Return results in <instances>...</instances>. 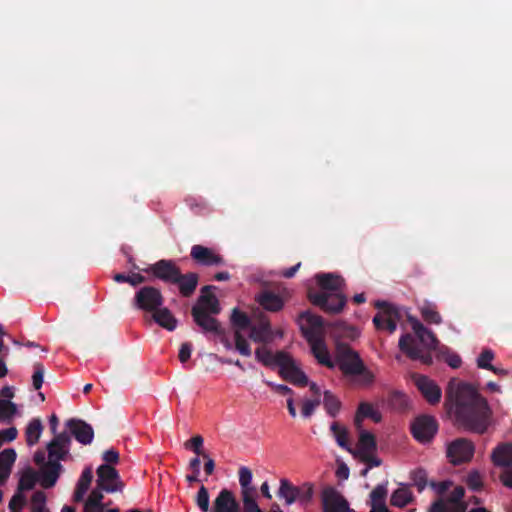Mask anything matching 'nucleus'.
<instances>
[{
	"mask_svg": "<svg viewBox=\"0 0 512 512\" xmlns=\"http://www.w3.org/2000/svg\"><path fill=\"white\" fill-rule=\"evenodd\" d=\"M279 351L275 354L272 353L269 349L266 347H258L255 350V357L256 359L261 362L264 366H272L277 365L279 367V361H278Z\"/></svg>",
	"mask_w": 512,
	"mask_h": 512,
	"instance_id": "obj_37",
	"label": "nucleus"
},
{
	"mask_svg": "<svg viewBox=\"0 0 512 512\" xmlns=\"http://www.w3.org/2000/svg\"><path fill=\"white\" fill-rule=\"evenodd\" d=\"M421 316L429 324H440L442 323V317L437 311L435 304L426 302L420 308Z\"/></svg>",
	"mask_w": 512,
	"mask_h": 512,
	"instance_id": "obj_36",
	"label": "nucleus"
},
{
	"mask_svg": "<svg viewBox=\"0 0 512 512\" xmlns=\"http://www.w3.org/2000/svg\"><path fill=\"white\" fill-rule=\"evenodd\" d=\"M44 365L42 363H35L34 364V373L32 375V384L35 390H39L42 387L43 384V378H44Z\"/></svg>",
	"mask_w": 512,
	"mask_h": 512,
	"instance_id": "obj_49",
	"label": "nucleus"
},
{
	"mask_svg": "<svg viewBox=\"0 0 512 512\" xmlns=\"http://www.w3.org/2000/svg\"><path fill=\"white\" fill-rule=\"evenodd\" d=\"M445 361L452 368H459L462 363L460 356L456 353H448Z\"/></svg>",
	"mask_w": 512,
	"mask_h": 512,
	"instance_id": "obj_62",
	"label": "nucleus"
},
{
	"mask_svg": "<svg viewBox=\"0 0 512 512\" xmlns=\"http://www.w3.org/2000/svg\"><path fill=\"white\" fill-rule=\"evenodd\" d=\"M323 405L327 414L331 417H336L341 409V401L331 391H324Z\"/></svg>",
	"mask_w": 512,
	"mask_h": 512,
	"instance_id": "obj_35",
	"label": "nucleus"
},
{
	"mask_svg": "<svg viewBox=\"0 0 512 512\" xmlns=\"http://www.w3.org/2000/svg\"><path fill=\"white\" fill-rule=\"evenodd\" d=\"M102 459L105 461V464H117L119 462V452L114 448L106 450L102 454Z\"/></svg>",
	"mask_w": 512,
	"mask_h": 512,
	"instance_id": "obj_57",
	"label": "nucleus"
},
{
	"mask_svg": "<svg viewBox=\"0 0 512 512\" xmlns=\"http://www.w3.org/2000/svg\"><path fill=\"white\" fill-rule=\"evenodd\" d=\"M144 271L164 283L174 284L181 270L173 260L161 259L149 265Z\"/></svg>",
	"mask_w": 512,
	"mask_h": 512,
	"instance_id": "obj_10",
	"label": "nucleus"
},
{
	"mask_svg": "<svg viewBox=\"0 0 512 512\" xmlns=\"http://www.w3.org/2000/svg\"><path fill=\"white\" fill-rule=\"evenodd\" d=\"M71 443L70 435L67 432L60 433L48 444L49 458L63 460L68 453V446Z\"/></svg>",
	"mask_w": 512,
	"mask_h": 512,
	"instance_id": "obj_23",
	"label": "nucleus"
},
{
	"mask_svg": "<svg viewBox=\"0 0 512 512\" xmlns=\"http://www.w3.org/2000/svg\"><path fill=\"white\" fill-rule=\"evenodd\" d=\"M307 297L314 306L329 314L341 312L347 302L343 292L326 294V292H315V290L309 289Z\"/></svg>",
	"mask_w": 512,
	"mask_h": 512,
	"instance_id": "obj_5",
	"label": "nucleus"
},
{
	"mask_svg": "<svg viewBox=\"0 0 512 512\" xmlns=\"http://www.w3.org/2000/svg\"><path fill=\"white\" fill-rule=\"evenodd\" d=\"M239 483L241 486V492H255V488L251 485L252 483V472L248 467H240L239 469Z\"/></svg>",
	"mask_w": 512,
	"mask_h": 512,
	"instance_id": "obj_41",
	"label": "nucleus"
},
{
	"mask_svg": "<svg viewBox=\"0 0 512 512\" xmlns=\"http://www.w3.org/2000/svg\"><path fill=\"white\" fill-rule=\"evenodd\" d=\"M278 361L279 374L284 380L300 387L308 385V377L288 353L279 351Z\"/></svg>",
	"mask_w": 512,
	"mask_h": 512,
	"instance_id": "obj_6",
	"label": "nucleus"
},
{
	"mask_svg": "<svg viewBox=\"0 0 512 512\" xmlns=\"http://www.w3.org/2000/svg\"><path fill=\"white\" fill-rule=\"evenodd\" d=\"M376 307L382 309L373 317V324L377 330H386L390 334L397 329V323L401 318L397 307L383 301L377 302Z\"/></svg>",
	"mask_w": 512,
	"mask_h": 512,
	"instance_id": "obj_8",
	"label": "nucleus"
},
{
	"mask_svg": "<svg viewBox=\"0 0 512 512\" xmlns=\"http://www.w3.org/2000/svg\"><path fill=\"white\" fill-rule=\"evenodd\" d=\"M314 486L311 483H303L300 486L293 485L288 479L280 480V487L278 495L284 498L287 505H291L295 502L303 506H307L313 497Z\"/></svg>",
	"mask_w": 512,
	"mask_h": 512,
	"instance_id": "obj_4",
	"label": "nucleus"
},
{
	"mask_svg": "<svg viewBox=\"0 0 512 512\" xmlns=\"http://www.w3.org/2000/svg\"><path fill=\"white\" fill-rule=\"evenodd\" d=\"M17 411L16 405L9 400L0 399V418L9 419Z\"/></svg>",
	"mask_w": 512,
	"mask_h": 512,
	"instance_id": "obj_51",
	"label": "nucleus"
},
{
	"mask_svg": "<svg viewBox=\"0 0 512 512\" xmlns=\"http://www.w3.org/2000/svg\"><path fill=\"white\" fill-rule=\"evenodd\" d=\"M18 431L15 427H10L0 431V440L4 442H11L16 439Z\"/></svg>",
	"mask_w": 512,
	"mask_h": 512,
	"instance_id": "obj_58",
	"label": "nucleus"
},
{
	"mask_svg": "<svg viewBox=\"0 0 512 512\" xmlns=\"http://www.w3.org/2000/svg\"><path fill=\"white\" fill-rule=\"evenodd\" d=\"M192 345L189 342H185L181 345L179 350V360L181 363L187 362L191 357Z\"/></svg>",
	"mask_w": 512,
	"mask_h": 512,
	"instance_id": "obj_60",
	"label": "nucleus"
},
{
	"mask_svg": "<svg viewBox=\"0 0 512 512\" xmlns=\"http://www.w3.org/2000/svg\"><path fill=\"white\" fill-rule=\"evenodd\" d=\"M323 512H351L347 500L333 487L322 491Z\"/></svg>",
	"mask_w": 512,
	"mask_h": 512,
	"instance_id": "obj_13",
	"label": "nucleus"
},
{
	"mask_svg": "<svg viewBox=\"0 0 512 512\" xmlns=\"http://www.w3.org/2000/svg\"><path fill=\"white\" fill-rule=\"evenodd\" d=\"M254 494L255 492H245V491H242V500H243V506H244V511L245 512H263L255 498H254Z\"/></svg>",
	"mask_w": 512,
	"mask_h": 512,
	"instance_id": "obj_45",
	"label": "nucleus"
},
{
	"mask_svg": "<svg viewBox=\"0 0 512 512\" xmlns=\"http://www.w3.org/2000/svg\"><path fill=\"white\" fill-rule=\"evenodd\" d=\"M494 359V353L490 349H484L477 358V366L481 369H492L491 361Z\"/></svg>",
	"mask_w": 512,
	"mask_h": 512,
	"instance_id": "obj_48",
	"label": "nucleus"
},
{
	"mask_svg": "<svg viewBox=\"0 0 512 512\" xmlns=\"http://www.w3.org/2000/svg\"><path fill=\"white\" fill-rule=\"evenodd\" d=\"M196 504L202 512L209 511V493L204 485H202L198 490Z\"/></svg>",
	"mask_w": 512,
	"mask_h": 512,
	"instance_id": "obj_46",
	"label": "nucleus"
},
{
	"mask_svg": "<svg viewBox=\"0 0 512 512\" xmlns=\"http://www.w3.org/2000/svg\"><path fill=\"white\" fill-rule=\"evenodd\" d=\"M61 469L60 460L49 458L48 462L40 469L39 482L41 486L45 489L53 487L59 478Z\"/></svg>",
	"mask_w": 512,
	"mask_h": 512,
	"instance_id": "obj_19",
	"label": "nucleus"
},
{
	"mask_svg": "<svg viewBox=\"0 0 512 512\" xmlns=\"http://www.w3.org/2000/svg\"><path fill=\"white\" fill-rule=\"evenodd\" d=\"M387 496V488L385 485H377L371 492V502L375 503H384Z\"/></svg>",
	"mask_w": 512,
	"mask_h": 512,
	"instance_id": "obj_52",
	"label": "nucleus"
},
{
	"mask_svg": "<svg viewBox=\"0 0 512 512\" xmlns=\"http://www.w3.org/2000/svg\"><path fill=\"white\" fill-rule=\"evenodd\" d=\"M214 286L206 285L202 287L201 294L197 303L193 307H200L202 312L219 314L221 311L220 303L217 297L212 293Z\"/></svg>",
	"mask_w": 512,
	"mask_h": 512,
	"instance_id": "obj_22",
	"label": "nucleus"
},
{
	"mask_svg": "<svg viewBox=\"0 0 512 512\" xmlns=\"http://www.w3.org/2000/svg\"><path fill=\"white\" fill-rule=\"evenodd\" d=\"M26 503V498L21 492H17L9 502L11 512H20Z\"/></svg>",
	"mask_w": 512,
	"mask_h": 512,
	"instance_id": "obj_53",
	"label": "nucleus"
},
{
	"mask_svg": "<svg viewBox=\"0 0 512 512\" xmlns=\"http://www.w3.org/2000/svg\"><path fill=\"white\" fill-rule=\"evenodd\" d=\"M494 465L508 468L512 465V444L503 443L498 445L491 455Z\"/></svg>",
	"mask_w": 512,
	"mask_h": 512,
	"instance_id": "obj_27",
	"label": "nucleus"
},
{
	"mask_svg": "<svg viewBox=\"0 0 512 512\" xmlns=\"http://www.w3.org/2000/svg\"><path fill=\"white\" fill-rule=\"evenodd\" d=\"M408 321L416 335L403 334L399 339V349L411 360L420 361L424 365H431L433 357L431 352L439 343L435 334L427 329L417 318L408 316Z\"/></svg>",
	"mask_w": 512,
	"mask_h": 512,
	"instance_id": "obj_2",
	"label": "nucleus"
},
{
	"mask_svg": "<svg viewBox=\"0 0 512 512\" xmlns=\"http://www.w3.org/2000/svg\"><path fill=\"white\" fill-rule=\"evenodd\" d=\"M32 512H50L46 507V494L43 491H36L31 498Z\"/></svg>",
	"mask_w": 512,
	"mask_h": 512,
	"instance_id": "obj_43",
	"label": "nucleus"
},
{
	"mask_svg": "<svg viewBox=\"0 0 512 512\" xmlns=\"http://www.w3.org/2000/svg\"><path fill=\"white\" fill-rule=\"evenodd\" d=\"M235 349L242 355L249 357L252 354L250 344L242 333L238 330L234 331Z\"/></svg>",
	"mask_w": 512,
	"mask_h": 512,
	"instance_id": "obj_42",
	"label": "nucleus"
},
{
	"mask_svg": "<svg viewBox=\"0 0 512 512\" xmlns=\"http://www.w3.org/2000/svg\"><path fill=\"white\" fill-rule=\"evenodd\" d=\"M364 418H371L374 422L378 423L381 421L382 416L380 412L375 410L371 404L362 402L358 406L354 419L355 425L358 428L361 426V422Z\"/></svg>",
	"mask_w": 512,
	"mask_h": 512,
	"instance_id": "obj_30",
	"label": "nucleus"
},
{
	"mask_svg": "<svg viewBox=\"0 0 512 512\" xmlns=\"http://www.w3.org/2000/svg\"><path fill=\"white\" fill-rule=\"evenodd\" d=\"M438 423L433 416L421 415L411 424V432L421 443L429 442L437 433Z\"/></svg>",
	"mask_w": 512,
	"mask_h": 512,
	"instance_id": "obj_11",
	"label": "nucleus"
},
{
	"mask_svg": "<svg viewBox=\"0 0 512 512\" xmlns=\"http://www.w3.org/2000/svg\"><path fill=\"white\" fill-rule=\"evenodd\" d=\"M305 339L311 347V352L319 364L333 369L335 362L331 359L328 348L322 338L314 339L311 333L305 332Z\"/></svg>",
	"mask_w": 512,
	"mask_h": 512,
	"instance_id": "obj_17",
	"label": "nucleus"
},
{
	"mask_svg": "<svg viewBox=\"0 0 512 512\" xmlns=\"http://www.w3.org/2000/svg\"><path fill=\"white\" fill-rule=\"evenodd\" d=\"M163 302V295L158 288L144 286L135 293L133 306L145 312H153L157 310V308H160Z\"/></svg>",
	"mask_w": 512,
	"mask_h": 512,
	"instance_id": "obj_7",
	"label": "nucleus"
},
{
	"mask_svg": "<svg viewBox=\"0 0 512 512\" xmlns=\"http://www.w3.org/2000/svg\"><path fill=\"white\" fill-rule=\"evenodd\" d=\"M191 315L194 322L202 329L205 333H220L221 325L219 321L213 317L214 314L202 312L200 307H192Z\"/></svg>",
	"mask_w": 512,
	"mask_h": 512,
	"instance_id": "obj_21",
	"label": "nucleus"
},
{
	"mask_svg": "<svg viewBox=\"0 0 512 512\" xmlns=\"http://www.w3.org/2000/svg\"><path fill=\"white\" fill-rule=\"evenodd\" d=\"M446 510L444 512H465L467 505L466 503L450 504L445 503Z\"/></svg>",
	"mask_w": 512,
	"mask_h": 512,
	"instance_id": "obj_64",
	"label": "nucleus"
},
{
	"mask_svg": "<svg viewBox=\"0 0 512 512\" xmlns=\"http://www.w3.org/2000/svg\"><path fill=\"white\" fill-rule=\"evenodd\" d=\"M66 426L79 443L88 445L93 441L94 430L92 426L85 421L70 419L66 422Z\"/></svg>",
	"mask_w": 512,
	"mask_h": 512,
	"instance_id": "obj_18",
	"label": "nucleus"
},
{
	"mask_svg": "<svg viewBox=\"0 0 512 512\" xmlns=\"http://www.w3.org/2000/svg\"><path fill=\"white\" fill-rule=\"evenodd\" d=\"M190 256L197 264L202 266H222L225 264V260L220 254L215 253L211 248L198 244L192 246Z\"/></svg>",
	"mask_w": 512,
	"mask_h": 512,
	"instance_id": "obj_15",
	"label": "nucleus"
},
{
	"mask_svg": "<svg viewBox=\"0 0 512 512\" xmlns=\"http://www.w3.org/2000/svg\"><path fill=\"white\" fill-rule=\"evenodd\" d=\"M198 281L199 275L197 273L188 272L182 274L180 272L174 284L178 285L179 292L183 297H190L195 292Z\"/></svg>",
	"mask_w": 512,
	"mask_h": 512,
	"instance_id": "obj_24",
	"label": "nucleus"
},
{
	"mask_svg": "<svg viewBox=\"0 0 512 512\" xmlns=\"http://www.w3.org/2000/svg\"><path fill=\"white\" fill-rule=\"evenodd\" d=\"M474 444L465 438H458L451 442L447 448V456L454 465L471 460L474 455Z\"/></svg>",
	"mask_w": 512,
	"mask_h": 512,
	"instance_id": "obj_12",
	"label": "nucleus"
},
{
	"mask_svg": "<svg viewBox=\"0 0 512 512\" xmlns=\"http://www.w3.org/2000/svg\"><path fill=\"white\" fill-rule=\"evenodd\" d=\"M249 337L257 343H267L271 340V326L268 321L250 327Z\"/></svg>",
	"mask_w": 512,
	"mask_h": 512,
	"instance_id": "obj_32",
	"label": "nucleus"
},
{
	"mask_svg": "<svg viewBox=\"0 0 512 512\" xmlns=\"http://www.w3.org/2000/svg\"><path fill=\"white\" fill-rule=\"evenodd\" d=\"M237 504L234 494L228 489H222L214 500L213 512H231Z\"/></svg>",
	"mask_w": 512,
	"mask_h": 512,
	"instance_id": "obj_26",
	"label": "nucleus"
},
{
	"mask_svg": "<svg viewBox=\"0 0 512 512\" xmlns=\"http://www.w3.org/2000/svg\"><path fill=\"white\" fill-rule=\"evenodd\" d=\"M230 321L235 330H238L240 332L241 330H245L246 328L251 326V320L249 316L245 312L239 310L238 308H234L232 310Z\"/></svg>",
	"mask_w": 512,
	"mask_h": 512,
	"instance_id": "obj_38",
	"label": "nucleus"
},
{
	"mask_svg": "<svg viewBox=\"0 0 512 512\" xmlns=\"http://www.w3.org/2000/svg\"><path fill=\"white\" fill-rule=\"evenodd\" d=\"M96 474V484L100 490H104L107 493H114L123 490L124 484L120 479V475L111 465H100L96 470Z\"/></svg>",
	"mask_w": 512,
	"mask_h": 512,
	"instance_id": "obj_9",
	"label": "nucleus"
},
{
	"mask_svg": "<svg viewBox=\"0 0 512 512\" xmlns=\"http://www.w3.org/2000/svg\"><path fill=\"white\" fill-rule=\"evenodd\" d=\"M297 323L304 337L305 332H308L314 336V339L320 338L319 335L324 327V320L321 316L312 314L310 311H303L299 314Z\"/></svg>",
	"mask_w": 512,
	"mask_h": 512,
	"instance_id": "obj_16",
	"label": "nucleus"
},
{
	"mask_svg": "<svg viewBox=\"0 0 512 512\" xmlns=\"http://www.w3.org/2000/svg\"><path fill=\"white\" fill-rule=\"evenodd\" d=\"M320 403V398H316L314 400H305L301 409L302 416L305 418L310 417L314 413L315 409L320 405Z\"/></svg>",
	"mask_w": 512,
	"mask_h": 512,
	"instance_id": "obj_54",
	"label": "nucleus"
},
{
	"mask_svg": "<svg viewBox=\"0 0 512 512\" xmlns=\"http://www.w3.org/2000/svg\"><path fill=\"white\" fill-rule=\"evenodd\" d=\"M500 480L505 487L512 489V467L505 468L500 474Z\"/></svg>",
	"mask_w": 512,
	"mask_h": 512,
	"instance_id": "obj_61",
	"label": "nucleus"
},
{
	"mask_svg": "<svg viewBox=\"0 0 512 512\" xmlns=\"http://www.w3.org/2000/svg\"><path fill=\"white\" fill-rule=\"evenodd\" d=\"M377 444L375 436L368 431H361L358 441V449L361 454L372 453L376 450Z\"/></svg>",
	"mask_w": 512,
	"mask_h": 512,
	"instance_id": "obj_39",
	"label": "nucleus"
},
{
	"mask_svg": "<svg viewBox=\"0 0 512 512\" xmlns=\"http://www.w3.org/2000/svg\"><path fill=\"white\" fill-rule=\"evenodd\" d=\"M38 480L39 479L33 470H26L19 480L18 492L22 493V491L33 489Z\"/></svg>",
	"mask_w": 512,
	"mask_h": 512,
	"instance_id": "obj_40",
	"label": "nucleus"
},
{
	"mask_svg": "<svg viewBox=\"0 0 512 512\" xmlns=\"http://www.w3.org/2000/svg\"><path fill=\"white\" fill-rule=\"evenodd\" d=\"M152 313L153 320L159 326L167 329L168 331H174L176 329L178 321L168 308L161 306Z\"/></svg>",
	"mask_w": 512,
	"mask_h": 512,
	"instance_id": "obj_28",
	"label": "nucleus"
},
{
	"mask_svg": "<svg viewBox=\"0 0 512 512\" xmlns=\"http://www.w3.org/2000/svg\"><path fill=\"white\" fill-rule=\"evenodd\" d=\"M42 430L43 426L40 419L34 418L29 422L25 431L26 442L29 446H33L39 441Z\"/></svg>",
	"mask_w": 512,
	"mask_h": 512,
	"instance_id": "obj_33",
	"label": "nucleus"
},
{
	"mask_svg": "<svg viewBox=\"0 0 512 512\" xmlns=\"http://www.w3.org/2000/svg\"><path fill=\"white\" fill-rule=\"evenodd\" d=\"M414 380L416 387L429 404L436 405L440 402L442 391L435 381L425 375H416Z\"/></svg>",
	"mask_w": 512,
	"mask_h": 512,
	"instance_id": "obj_14",
	"label": "nucleus"
},
{
	"mask_svg": "<svg viewBox=\"0 0 512 512\" xmlns=\"http://www.w3.org/2000/svg\"><path fill=\"white\" fill-rule=\"evenodd\" d=\"M257 301L263 309L270 312H278L284 307L283 298L272 291H263L258 295Z\"/></svg>",
	"mask_w": 512,
	"mask_h": 512,
	"instance_id": "obj_25",
	"label": "nucleus"
},
{
	"mask_svg": "<svg viewBox=\"0 0 512 512\" xmlns=\"http://www.w3.org/2000/svg\"><path fill=\"white\" fill-rule=\"evenodd\" d=\"M330 430L337 444L348 452H352L348 441V430L344 426H341L338 422H333L330 426Z\"/></svg>",
	"mask_w": 512,
	"mask_h": 512,
	"instance_id": "obj_34",
	"label": "nucleus"
},
{
	"mask_svg": "<svg viewBox=\"0 0 512 512\" xmlns=\"http://www.w3.org/2000/svg\"><path fill=\"white\" fill-rule=\"evenodd\" d=\"M413 500L414 496L409 486L401 484V486L392 493L390 503L392 506L402 508L413 502Z\"/></svg>",
	"mask_w": 512,
	"mask_h": 512,
	"instance_id": "obj_31",
	"label": "nucleus"
},
{
	"mask_svg": "<svg viewBox=\"0 0 512 512\" xmlns=\"http://www.w3.org/2000/svg\"><path fill=\"white\" fill-rule=\"evenodd\" d=\"M412 485L417 487L418 492H422L427 485V474L424 469H417L410 473Z\"/></svg>",
	"mask_w": 512,
	"mask_h": 512,
	"instance_id": "obj_44",
	"label": "nucleus"
},
{
	"mask_svg": "<svg viewBox=\"0 0 512 512\" xmlns=\"http://www.w3.org/2000/svg\"><path fill=\"white\" fill-rule=\"evenodd\" d=\"M334 362L345 377H358L360 384L368 385L374 380L359 354L346 343H337Z\"/></svg>",
	"mask_w": 512,
	"mask_h": 512,
	"instance_id": "obj_3",
	"label": "nucleus"
},
{
	"mask_svg": "<svg viewBox=\"0 0 512 512\" xmlns=\"http://www.w3.org/2000/svg\"><path fill=\"white\" fill-rule=\"evenodd\" d=\"M203 446V438L200 435H196L192 437L189 441L185 443L186 448H191L197 455H202L203 452L201 450Z\"/></svg>",
	"mask_w": 512,
	"mask_h": 512,
	"instance_id": "obj_55",
	"label": "nucleus"
},
{
	"mask_svg": "<svg viewBox=\"0 0 512 512\" xmlns=\"http://www.w3.org/2000/svg\"><path fill=\"white\" fill-rule=\"evenodd\" d=\"M464 495H465L464 488L462 486H457L454 488V490L449 495L446 503H450L451 505L458 504V503H464L463 502Z\"/></svg>",
	"mask_w": 512,
	"mask_h": 512,
	"instance_id": "obj_56",
	"label": "nucleus"
},
{
	"mask_svg": "<svg viewBox=\"0 0 512 512\" xmlns=\"http://www.w3.org/2000/svg\"><path fill=\"white\" fill-rule=\"evenodd\" d=\"M362 460L369 465V467H378L381 465V460L371 453H363L361 455Z\"/></svg>",
	"mask_w": 512,
	"mask_h": 512,
	"instance_id": "obj_63",
	"label": "nucleus"
},
{
	"mask_svg": "<svg viewBox=\"0 0 512 512\" xmlns=\"http://www.w3.org/2000/svg\"><path fill=\"white\" fill-rule=\"evenodd\" d=\"M316 282L320 287L319 292L337 293L343 292L345 280L334 273H318L315 275Z\"/></svg>",
	"mask_w": 512,
	"mask_h": 512,
	"instance_id": "obj_20",
	"label": "nucleus"
},
{
	"mask_svg": "<svg viewBox=\"0 0 512 512\" xmlns=\"http://www.w3.org/2000/svg\"><path fill=\"white\" fill-rule=\"evenodd\" d=\"M466 484H467L468 488L471 489L472 491H480L483 486V482H482V477L479 474V472L471 471L467 475Z\"/></svg>",
	"mask_w": 512,
	"mask_h": 512,
	"instance_id": "obj_50",
	"label": "nucleus"
},
{
	"mask_svg": "<svg viewBox=\"0 0 512 512\" xmlns=\"http://www.w3.org/2000/svg\"><path fill=\"white\" fill-rule=\"evenodd\" d=\"M16 460V452L12 448L0 452V481L4 482L10 475L11 468Z\"/></svg>",
	"mask_w": 512,
	"mask_h": 512,
	"instance_id": "obj_29",
	"label": "nucleus"
},
{
	"mask_svg": "<svg viewBox=\"0 0 512 512\" xmlns=\"http://www.w3.org/2000/svg\"><path fill=\"white\" fill-rule=\"evenodd\" d=\"M102 491L103 490H100L98 487L96 489H93L88 496L86 504L102 505V500H103Z\"/></svg>",
	"mask_w": 512,
	"mask_h": 512,
	"instance_id": "obj_59",
	"label": "nucleus"
},
{
	"mask_svg": "<svg viewBox=\"0 0 512 512\" xmlns=\"http://www.w3.org/2000/svg\"><path fill=\"white\" fill-rule=\"evenodd\" d=\"M92 479H93L92 469L90 467L85 468L82 471V474L77 482L76 488L78 490L84 491L86 493L90 487Z\"/></svg>",
	"mask_w": 512,
	"mask_h": 512,
	"instance_id": "obj_47",
	"label": "nucleus"
},
{
	"mask_svg": "<svg viewBox=\"0 0 512 512\" xmlns=\"http://www.w3.org/2000/svg\"><path fill=\"white\" fill-rule=\"evenodd\" d=\"M445 406L455 424L467 431L483 434L491 424L492 410L487 400L469 383L451 379Z\"/></svg>",
	"mask_w": 512,
	"mask_h": 512,
	"instance_id": "obj_1",
	"label": "nucleus"
}]
</instances>
